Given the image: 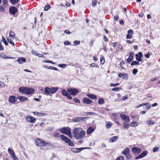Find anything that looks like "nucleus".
Returning <instances> with one entry per match:
<instances>
[{
  "mask_svg": "<svg viewBox=\"0 0 160 160\" xmlns=\"http://www.w3.org/2000/svg\"><path fill=\"white\" fill-rule=\"evenodd\" d=\"M81 128H74L72 132V134L74 135V137L75 139H81L85 136V132L83 130H81L80 131Z\"/></svg>",
  "mask_w": 160,
  "mask_h": 160,
  "instance_id": "nucleus-1",
  "label": "nucleus"
},
{
  "mask_svg": "<svg viewBox=\"0 0 160 160\" xmlns=\"http://www.w3.org/2000/svg\"><path fill=\"white\" fill-rule=\"evenodd\" d=\"M68 92L71 95L75 96L79 92L78 89L75 88H69L67 89Z\"/></svg>",
  "mask_w": 160,
  "mask_h": 160,
  "instance_id": "nucleus-2",
  "label": "nucleus"
},
{
  "mask_svg": "<svg viewBox=\"0 0 160 160\" xmlns=\"http://www.w3.org/2000/svg\"><path fill=\"white\" fill-rule=\"evenodd\" d=\"M18 11V10L17 8L14 6H11L9 8V12L11 14L14 15Z\"/></svg>",
  "mask_w": 160,
  "mask_h": 160,
  "instance_id": "nucleus-3",
  "label": "nucleus"
},
{
  "mask_svg": "<svg viewBox=\"0 0 160 160\" xmlns=\"http://www.w3.org/2000/svg\"><path fill=\"white\" fill-rule=\"evenodd\" d=\"M141 151V149L137 147H134L132 148V152L135 155H138Z\"/></svg>",
  "mask_w": 160,
  "mask_h": 160,
  "instance_id": "nucleus-4",
  "label": "nucleus"
},
{
  "mask_svg": "<svg viewBox=\"0 0 160 160\" xmlns=\"http://www.w3.org/2000/svg\"><path fill=\"white\" fill-rule=\"evenodd\" d=\"M136 59L138 62L142 61V58L143 57L142 53L141 52H139L138 53L136 54Z\"/></svg>",
  "mask_w": 160,
  "mask_h": 160,
  "instance_id": "nucleus-5",
  "label": "nucleus"
},
{
  "mask_svg": "<svg viewBox=\"0 0 160 160\" xmlns=\"http://www.w3.org/2000/svg\"><path fill=\"white\" fill-rule=\"evenodd\" d=\"M26 120L28 122L31 123H34L35 122L36 119L35 118L33 117L30 116H27L26 117Z\"/></svg>",
  "mask_w": 160,
  "mask_h": 160,
  "instance_id": "nucleus-6",
  "label": "nucleus"
},
{
  "mask_svg": "<svg viewBox=\"0 0 160 160\" xmlns=\"http://www.w3.org/2000/svg\"><path fill=\"white\" fill-rule=\"evenodd\" d=\"M120 117L124 121H126L127 122H129L130 121L129 117L128 116H126L125 114H121L120 115Z\"/></svg>",
  "mask_w": 160,
  "mask_h": 160,
  "instance_id": "nucleus-7",
  "label": "nucleus"
},
{
  "mask_svg": "<svg viewBox=\"0 0 160 160\" xmlns=\"http://www.w3.org/2000/svg\"><path fill=\"white\" fill-rule=\"evenodd\" d=\"M88 117H76L72 119V120L76 122H79L81 121H84L85 120V119L87 118Z\"/></svg>",
  "mask_w": 160,
  "mask_h": 160,
  "instance_id": "nucleus-8",
  "label": "nucleus"
},
{
  "mask_svg": "<svg viewBox=\"0 0 160 160\" xmlns=\"http://www.w3.org/2000/svg\"><path fill=\"white\" fill-rule=\"evenodd\" d=\"M147 154V151H143L140 154L135 158L136 159H138L142 158L146 156Z\"/></svg>",
  "mask_w": 160,
  "mask_h": 160,
  "instance_id": "nucleus-9",
  "label": "nucleus"
},
{
  "mask_svg": "<svg viewBox=\"0 0 160 160\" xmlns=\"http://www.w3.org/2000/svg\"><path fill=\"white\" fill-rule=\"evenodd\" d=\"M43 141V140L41 139L37 138L36 140L35 143L38 146L42 147Z\"/></svg>",
  "mask_w": 160,
  "mask_h": 160,
  "instance_id": "nucleus-10",
  "label": "nucleus"
},
{
  "mask_svg": "<svg viewBox=\"0 0 160 160\" xmlns=\"http://www.w3.org/2000/svg\"><path fill=\"white\" fill-rule=\"evenodd\" d=\"M60 137L62 138V140L64 141L65 142L67 143L70 141V140L64 135H61L60 136Z\"/></svg>",
  "mask_w": 160,
  "mask_h": 160,
  "instance_id": "nucleus-11",
  "label": "nucleus"
},
{
  "mask_svg": "<svg viewBox=\"0 0 160 160\" xmlns=\"http://www.w3.org/2000/svg\"><path fill=\"white\" fill-rule=\"evenodd\" d=\"M35 90L34 89L32 88H29L27 87V91H26V94L29 95L32 94L34 92Z\"/></svg>",
  "mask_w": 160,
  "mask_h": 160,
  "instance_id": "nucleus-12",
  "label": "nucleus"
},
{
  "mask_svg": "<svg viewBox=\"0 0 160 160\" xmlns=\"http://www.w3.org/2000/svg\"><path fill=\"white\" fill-rule=\"evenodd\" d=\"M70 131V130L66 127H63L61 129L60 132L64 134H66Z\"/></svg>",
  "mask_w": 160,
  "mask_h": 160,
  "instance_id": "nucleus-13",
  "label": "nucleus"
},
{
  "mask_svg": "<svg viewBox=\"0 0 160 160\" xmlns=\"http://www.w3.org/2000/svg\"><path fill=\"white\" fill-rule=\"evenodd\" d=\"M83 102L85 103L89 104L92 103V101L87 98H85L83 99Z\"/></svg>",
  "mask_w": 160,
  "mask_h": 160,
  "instance_id": "nucleus-14",
  "label": "nucleus"
},
{
  "mask_svg": "<svg viewBox=\"0 0 160 160\" xmlns=\"http://www.w3.org/2000/svg\"><path fill=\"white\" fill-rule=\"evenodd\" d=\"M18 62L20 64H22L23 62H26V59L22 57H19L17 60Z\"/></svg>",
  "mask_w": 160,
  "mask_h": 160,
  "instance_id": "nucleus-15",
  "label": "nucleus"
},
{
  "mask_svg": "<svg viewBox=\"0 0 160 160\" xmlns=\"http://www.w3.org/2000/svg\"><path fill=\"white\" fill-rule=\"evenodd\" d=\"M9 101L12 103H14L16 101V97L14 96H10L9 97Z\"/></svg>",
  "mask_w": 160,
  "mask_h": 160,
  "instance_id": "nucleus-16",
  "label": "nucleus"
},
{
  "mask_svg": "<svg viewBox=\"0 0 160 160\" xmlns=\"http://www.w3.org/2000/svg\"><path fill=\"white\" fill-rule=\"evenodd\" d=\"M58 89V87H52L50 88V92L51 93H55L56 92Z\"/></svg>",
  "mask_w": 160,
  "mask_h": 160,
  "instance_id": "nucleus-17",
  "label": "nucleus"
},
{
  "mask_svg": "<svg viewBox=\"0 0 160 160\" xmlns=\"http://www.w3.org/2000/svg\"><path fill=\"white\" fill-rule=\"evenodd\" d=\"M19 91L23 93L26 94V91H27V87H21L19 88Z\"/></svg>",
  "mask_w": 160,
  "mask_h": 160,
  "instance_id": "nucleus-18",
  "label": "nucleus"
},
{
  "mask_svg": "<svg viewBox=\"0 0 160 160\" xmlns=\"http://www.w3.org/2000/svg\"><path fill=\"white\" fill-rule=\"evenodd\" d=\"M94 128L92 127H89L88 128L87 133L88 134H89L91 132H92L94 130Z\"/></svg>",
  "mask_w": 160,
  "mask_h": 160,
  "instance_id": "nucleus-19",
  "label": "nucleus"
},
{
  "mask_svg": "<svg viewBox=\"0 0 160 160\" xmlns=\"http://www.w3.org/2000/svg\"><path fill=\"white\" fill-rule=\"evenodd\" d=\"M17 98L20 100L21 101L24 102V101L27 100L28 99L25 97H23L21 96H19L17 97Z\"/></svg>",
  "mask_w": 160,
  "mask_h": 160,
  "instance_id": "nucleus-20",
  "label": "nucleus"
},
{
  "mask_svg": "<svg viewBox=\"0 0 160 160\" xmlns=\"http://www.w3.org/2000/svg\"><path fill=\"white\" fill-rule=\"evenodd\" d=\"M118 138V136H115L113 137L110 139L109 142H114L116 141Z\"/></svg>",
  "mask_w": 160,
  "mask_h": 160,
  "instance_id": "nucleus-21",
  "label": "nucleus"
},
{
  "mask_svg": "<svg viewBox=\"0 0 160 160\" xmlns=\"http://www.w3.org/2000/svg\"><path fill=\"white\" fill-rule=\"evenodd\" d=\"M87 96L88 97L92 99H96L97 98V97L95 95L88 94Z\"/></svg>",
  "mask_w": 160,
  "mask_h": 160,
  "instance_id": "nucleus-22",
  "label": "nucleus"
},
{
  "mask_svg": "<svg viewBox=\"0 0 160 160\" xmlns=\"http://www.w3.org/2000/svg\"><path fill=\"white\" fill-rule=\"evenodd\" d=\"M9 36L12 37L13 39L15 38V34L13 32L10 31L9 32Z\"/></svg>",
  "mask_w": 160,
  "mask_h": 160,
  "instance_id": "nucleus-23",
  "label": "nucleus"
},
{
  "mask_svg": "<svg viewBox=\"0 0 160 160\" xmlns=\"http://www.w3.org/2000/svg\"><path fill=\"white\" fill-rule=\"evenodd\" d=\"M90 148L89 147H87V148H77V153H78L82 150L86 149H90Z\"/></svg>",
  "mask_w": 160,
  "mask_h": 160,
  "instance_id": "nucleus-24",
  "label": "nucleus"
},
{
  "mask_svg": "<svg viewBox=\"0 0 160 160\" xmlns=\"http://www.w3.org/2000/svg\"><path fill=\"white\" fill-rule=\"evenodd\" d=\"M44 92L48 94H51L50 88L48 87H46L45 88Z\"/></svg>",
  "mask_w": 160,
  "mask_h": 160,
  "instance_id": "nucleus-25",
  "label": "nucleus"
},
{
  "mask_svg": "<svg viewBox=\"0 0 160 160\" xmlns=\"http://www.w3.org/2000/svg\"><path fill=\"white\" fill-rule=\"evenodd\" d=\"M129 148H126V149H124L122 151V153L125 155L129 153Z\"/></svg>",
  "mask_w": 160,
  "mask_h": 160,
  "instance_id": "nucleus-26",
  "label": "nucleus"
},
{
  "mask_svg": "<svg viewBox=\"0 0 160 160\" xmlns=\"http://www.w3.org/2000/svg\"><path fill=\"white\" fill-rule=\"evenodd\" d=\"M12 5H14L19 2V0H9Z\"/></svg>",
  "mask_w": 160,
  "mask_h": 160,
  "instance_id": "nucleus-27",
  "label": "nucleus"
},
{
  "mask_svg": "<svg viewBox=\"0 0 160 160\" xmlns=\"http://www.w3.org/2000/svg\"><path fill=\"white\" fill-rule=\"evenodd\" d=\"M139 62L137 61H132L131 63V66H133V65H139Z\"/></svg>",
  "mask_w": 160,
  "mask_h": 160,
  "instance_id": "nucleus-28",
  "label": "nucleus"
},
{
  "mask_svg": "<svg viewBox=\"0 0 160 160\" xmlns=\"http://www.w3.org/2000/svg\"><path fill=\"white\" fill-rule=\"evenodd\" d=\"M8 152L12 156H13V155L15 154L14 151L10 148L8 149Z\"/></svg>",
  "mask_w": 160,
  "mask_h": 160,
  "instance_id": "nucleus-29",
  "label": "nucleus"
},
{
  "mask_svg": "<svg viewBox=\"0 0 160 160\" xmlns=\"http://www.w3.org/2000/svg\"><path fill=\"white\" fill-rule=\"evenodd\" d=\"M62 94L64 96H66L67 94H68V92L66 91V90L65 89H62Z\"/></svg>",
  "mask_w": 160,
  "mask_h": 160,
  "instance_id": "nucleus-30",
  "label": "nucleus"
},
{
  "mask_svg": "<svg viewBox=\"0 0 160 160\" xmlns=\"http://www.w3.org/2000/svg\"><path fill=\"white\" fill-rule=\"evenodd\" d=\"M138 124V122H131L130 125L132 127H135V125L137 126V124Z\"/></svg>",
  "mask_w": 160,
  "mask_h": 160,
  "instance_id": "nucleus-31",
  "label": "nucleus"
},
{
  "mask_svg": "<svg viewBox=\"0 0 160 160\" xmlns=\"http://www.w3.org/2000/svg\"><path fill=\"white\" fill-rule=\"evenodd\" d=\"M2 41L4 43L5 45H8V42L6 41L5 38L2 36Z\"/></svg>",
  "mask_w": 160,
  "mask_h": 160,
  "instance_id": "nucleus-32",
  "label": "nucleus"
},
{
  "mask_svg": "<svg viewBox=\"0 0 160 160\" xmlns=\"http://www.w3.org/2000/svg\"><path fill=\"white\" fill-rule=\"evenodd\" d=\"M129 57L131 58L132 59H133V57L134 55V53L133 52H130L129 54Z\"/></svg>",
  "mask_w": 160,
  "mask_h": 160,
  "instance_id": "nucleus-33",
  "label": "nucleus"
},
{
  "mask_svg": "<svg viewBox=\"0 0 160 160\" xmlns=\"http://www.w3.org/2000/svg\"><path fill=\"white\" fill-rule=\"evenodd\" d=\"M98 2L97 0H93L92 1V5L93 7H95L96 6L97 3Z\"/></svg>",
  "mask_w": 160,
  "mask_h": 160,
  "instance_id": "nucleus-34",
  "label": "nucleus"
},
{
  "mask_svg": "<svg viewBox=\"0 0 160 160\" xmlns=\"http://www.w3.org/2000/svg\"><path fill=\"white\" fill-rule=\"evenodd\" d=\"M51 8V6L50 5H46L45 6L44 8V10L47 11Z\"/></svg>",
  "mask_w": 160,
  "mask_h": 160,
  "instance_id": "nucleus-35",
  "label": "nucleus"
},
{
  "mask_svg": "<svg viewBox=\"0 0 160 160\" xmlns=\"http://www.w3.org/2000/svg\"><path fill=\"white\" fill-rule=\"evenodd\" d=\"M98 103L102 104L104 103V99L102 98H99L98 100Z\"/></svg>",
  "mask_w": 160,
  "mask_h": 160,
  "instance_id": "nucleus-36",
  "label": "nucleus"
},
{
  "mask_svg": "<svg viewBox=\"0 0 160 160\" xmlns=\"http://www.w3.org/2000/svg\"><path fill=\"white\" fill-rule=\"evenodd\" d=\"M121 89H122L121 88H119L118 87H116V88H113L112 89V90L113 91H118L120 90H121Z\"/></svg>",
  "mask_w": 160,
  "mask_h": 160,
  "instance_id": "nucleus-37",
  "label": "nucleus"
},
{
  "mask_svg": "<svg viewBox=\"0 0 160 160\" xmlns=\"http://www.w3.org/2000/svg\"><path fill=\"white\" fill-rule=\"evenodd\" d=\"M66 65L65 64H59L58 66L61 68H64L66 66Z\"/></svg>",
  "mask_w": 160,
  "mask_h": 160,
  "instance_id": "nucleus-38",
  "label": "nucleus"
},
{
  "mask_svg": "<svg viewBox=\"0 0 160 160\" xmlns=\"http://www.w3.org/2000/svg\"><path fill=\"white\" fill-rule=\"evenodd\" d=\"M1 56L4 58H8V56H6V55L4 53H2L1 54Z\"/></svg>",
  "mask_w": 160,
  "mask_h": 160,
  "instance_id": "nucleus-39",
  "label": "nucleus"
},
{
  "mask_svg": "<svg viewBox=\"0 0 160 160\" xmlns=\"http://www.w3.org/2000/svg\"><path fill=\"white\" fill-rule=\"evenodd\" d=\"M42 144V147H43L44 146H47L48 145V142L43 141Z\"/></svg>",
  "mask_w": 160,
  "mask_h": 160,
  "instance_id": "nucleus-40",
  "label": "nucleus"
},
{
  "mask_svg": "<svg viewBox=\"0 0 160 160\" xmlns=\"http://www.w3.org/2000/svg\"><path fill=\"white\" fill-rule=\"evenodd\" d=\"M112 125V123L111 122H108L106 125V128H110Z\"/></svg>",
  "mask_w": 160,
  "mask_h": 160,
  "instance_id": "nucleus-41",
  "label": "nucleus"
},
{
  "mask_svg": "<svg viewBox=\"0 0 160 160\" xmlns=\"http://www.w3.org/2000/svg\"><path fill=\"white\" fill-rule=\"evenodd\" d=\"M54 129V128L52 127H48L46 129L47 131H52Z\"/></svg>",
  "mask_w": 160,
  "mask_h": 160,
  "instance_id": "nucleus-42",
  "label": "nucleus"
},
{
  "mask_svg": "<svg viewBox=\"0 0 160 160\" xmlns=\"http://www.w3.org/2000/svg\"><path fill=\"white\" fill-rule=\"evenodd\" d=\"M7 40H8V42L9 43H11L12 45H14V42H13L12 40L11 39L8 38L7 39Z\"/></svg>",
  "mask_w": 160,
  "mask_h": 160,
  "instance_id": "nucleus-43",
  "label": "nucleus"
},
{
  "mask_svg": "<svg viewBox=\"0 0 160 160\" xmlns=\"http://www.w3.org/2000/svg\"><path fill=\"white\" fill-rule=\"evenodd\" d=\"M124 76H127L126 74H125L124 73H120L119 74H118V77L119 78L122 77Z\"/></svg>",
  "mask_w": 160,
  "mask_h": 160,
  "instance_id": "nucleus-44",
  "label": "nucleus"
},
{
  "mask_svg": "<svg viewBox=\"0 0 160 160\" xmlns=\"http://www.w3.org/2000/svg\"><path fill=\"white\" fill-rule=\"evenodd\" d=\"M126 158L128 159H130L131 158V156L130 154L128 153L125 155Z\"/></svg>",
  "mask_w": 160,
  "mask_h": 160,
  "instance_id": "nucleus-45",
  "label": "nucleus"
},
{
  "mask_svg": "<svg viewBox=\"0 0 160 160\" xmlns=\"http://www.w3.org/2000/svg\"><path fill=\"white\" fill-rule=\"evenodd\" d=\"M119 85V83H117L116 84H114L113 83H112L110 84V86L111 87H116L118 86Z\"/></svg>",
  "mask_w": 160,
  "mask_h": 160,
  "instance_id": "nucleus-46",
  "label": "nucleus"
},
{
  "mask_svg": "<svg viewBox=\"0 0 160 160\" xmlns=\"http://www.w3.org/2000/svg\"><path fill=\"white\" fill-rule=\"evenodd\" d=\"M138 72V70L136 68H134L132 71V73L133 74L135 75Z\"/></svg>",
  "mask_w": 160,
  "mask_h": 160,
  "instance_id": "nucleus-47",
  "label": "nucleus"
},
{
  "mask_svg": "<svg viewBox=\"0 0 160 160\" xmlns=\"http://www.w3.org/2000/svg\"><path fill=\"white\" fill-rule=\"evenodd\" d=\"M60 134L57 132H55L53 134V136L55 137H58L59 136Z\"/></svg>",
  "mask_w": 160,
  "mask_h": 160,
  "instance_id": "nucleus-48",
  "label": "nucleus"
},
{
  "mask_svg": "<svg viewBox=\"0 0 160 160\" xmlns=\"http://www.w3.org/2000/svg\"><path fill=\"white\" fill-rule=\"evenodd\" d=\"M100 61L102 64H103L105 62V59L103 56L102 58H100Z\"/></svg>",
  "mask_w": 160,
  "mask_h": 160,
  "instance_id": "nucleus-49",
  "label": "nucleus"
},
{
  "mask_svg": "<svg viewBox=\"0 0 160 160\" xmlns=\"http://www.w3.org/2000/svg\"><path fill=\"white\" fill-rule=\"evenodd\" d=\"M44 61L46 63H52V64H55V62H52V61L49 60H46Z\"/></svg>",
  "mask_w": 160,
  "mask_h": 160,
  "instance_id": "nucleus-50",
  "label": "nucleus"
},
{
  "mask_svg": "<svg viewBox=\"0 0 160 160\" xmlns=\"http://www.w3.org/2000/svg\"><path fill=\"white\" fill-rule=\"evenodd\" d=\"M68 143V145L71 146H74V144L72 141L70 140V141Z\"/></svg>",
  "mask_w": 160,
  "mask_h": 160,
  "instance_id": "nucleus-51",
  "label": "nucleus"
},
{
  "mask_svg": "<svg viewBox=\"0 0 160 160\" xmlns=\"http://www.w3.org/2000/svg\"><path fill=\"white\" fill-rule=\"evenodd\" d=\"M66 135H68V136L70 138H72V135L71 134V132L70 131V130L69 131L68 133L67 134H66Z\"/></svg>",
  "mask_w": 160,
  "mask_h": 160,
  "instance_id": "nucleus-52",
  "label": "nucleus"
},
{
  "mask_svg": "<svg viewBox=\"0 0 160 160\" xmlns=\"http://www.w3.org/2000/svg\"><path fill=\"white\" fill-rule=\"evenodd\" d=\"M133 59H132L131 58L129 57L127 59V61L128 63H130L132 60Z\"/></svg>",
  "mask_w": 160,
  "mask_h": 160,
  "instance_id": "nucleus-53",
  "label": "nucleus"
},
{
  "mask_svg": "<svg viewBox=\"0 0 160 160\" xmlns=\"http://www.w3.org/2000/svg\"><path fill=\"white\" fill-rule=\"evenodd\" d=\"M159 148L157 147H155L153 149V152H157L158 151Z\"/></svg>",
  "mask_w": 160,
  "mask_h": 160,
  "instance_id": "nucleus-54",
  "label": "nucleus"
},
{
  "mask_svg": "<svg viewBox=\"0 0 160 160\" xmlns=\"http://www.w3.org/2000/svg\"><path fill=\"white\" fill-rule=\"evenodd\" d=\"M5 9H4V8L2 6H0V12H5Z\"/></svg>",
  "mask_w": 160,
  "mask_h": 160,
  "instance_id": "nucleus-55",
  "label": "nucleus"
},
{
  "mask_svg": "<svg viewBox=\"0 0 160 160\" xmlns=\"http://www.w3.org/2000/svg\"><path fill=\"white\" fill-rule=\"evenodd\" d=\"M70 94L69 93H68V94L65 96L67 97V98H68L69 99H71L72 98V97L70 96Z\"/></svg>",
  "mask_w": 160,
  "mask_h": 160,
  "instance_id": "nucleus-56",
  "label": "nucleus"
},
{
  "mask_svg": "<svg viewBox=\"0 0 160 160\" xmlns=\"http://www.w3.org/2000/svg\"><path fill=\"white\" fill-rule=\"evenodd\" d=\"M91 67H97L98 66V65L96 63H92L91 64Z\"/></svg>",
  "mask_w": 160,
  "mask_h": 160,
  "instance_id": "nucleus-57",
  "label": "nucleus"
},
{
  "mask_svg": "<svg viewBox=\"0 0 160 160\" xmlns=\"http://www.w3.org/2000/svg\"><path fill=\"white\" fill-rule=\"evenodd\" d=\"M71 150L73 152L77 153V148H71Z\"/></svg>",
  "mask_w": 160,
  "mask_h": 160,
  "instance_id": "nucleus-58",
  "label": "nucleus"
},
{
  "mask_svg": "<svg viewBox=\"0 0 160 160\" xmlns=\"http://www.w3.org/2000/svg\"><path fill=\"white\" fill-rule=\"evenodd\" d=\"M12 156L13 158V160H18V158L17 157L15 154L13 155V156Z\"/></svg>",
  "mask_w": 160,
  "mask_h": 160,
  "instance_id": "nucleus-59",
  "label": "nucleus"
},
{
  "mask_svg": "<svg viewBox=\"0 0 160 160\" xmlns=\"http://www.w3.org/2000/svg\"><path fill=\"white\" fill-rule=\"evenodd\" d=\"M74 101L76 103H80V101L79 99L76 98H74L73 99Z\"/></svg>",
  "mask_w": 160,
  "mask_h": 160,
  "instance_id": "nucleus-60",
  "label": "nucleus"
},
{
  "mask_svg": "<svg viewBox=\"0 0 160 160\" xmlns=\"http://www.w3.org/2000/svg\"><path fill=\"white\" fill-rule=\"evenodd\" d=\"M132 37V34H128L126 36V38L127 39H130Z\"/></svg>",
  "mask_w": 160,
  "mask_h": 160,
  "instance_id": "nucleus-61",
  "label": "nucleus"
},
{
  "mask_svg": "<svg viewBox=\"0 0 160 160\" xmlns=\"http://www.w3.org/2000/svg\"><path fill=\"white\" fill-rule=\"evenodd\" d=\"M151 52H148L147 54H145V57L147 58H149L150 57V53Z\"/></svg>",
  "mask_w": 160,
  "mask_h": 160,
  "instance_id": "nucleus-62",
  "label": "nucleus"
},
{
  "mask_svg": "<svg viewBox=\"0 0 160 160\" xmlns=\"http://www.w3.org/2000/svg\"><path fill=\"white\" fill-rule=\"evenodd\" d=\"M58 147L55 144H52L51 146V148L52 149H54L55 148H58Z\"/></svg>",
  "mask_w": 160,
  "mask_h": 160,
  "instance_id": "nucleus-63",
  "label": "nucleus"
},
{
  "mask_svg": "<svg viewBox=\"0 0 160 160\" xmlns=\"http://www.w3.org/2000/svg\"><path fill=\"white\" fill-rule=\"evenodd\" d=\"M3 4L4 6L7 5V0H3Z\"/></svg>",
  "mask_w": 160,
  "mask_h": 160,
  "instance_id": "nucleus-64",
  "label": "nucleus"
}]
</instances>
